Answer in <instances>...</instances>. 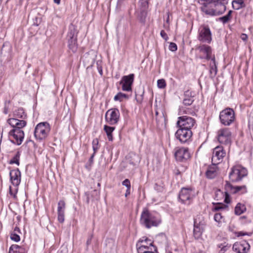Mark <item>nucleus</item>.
Segmentation results:
<instances>
[{"instance_id": "nucleus-1", "label": "nucleus", "mask_w": 253, "mask_h": 253, "mask_svg": "<svg viewBox=\"0 0 253 253\" xmlns=\"http://www.w3.org/2000/svg\"><path fill=\"white\" fill-rule=\"evenodd\" d=\"M161 222V220L158 214L150 212L146 208L143 209L140 219L142 225L149 229L153 226H158Z\"/></svg>"}, {"instance_id": "nucleus-2", "label": "nucleus", "mask_w": 253, "mask_h": 253, "mask_svg": "<svg viewBox=\"0 0 253 253\" xmlns=\"http://www.w3.org/2000/svg\"><path fill=\"white\" fill-rule=\"evenodd\" d=\"M51 127L46 122H41L37 125L34 130V136L38 141L45 140L48 136Z\"/></svg>"}, {"instance_id": "nucleus-3", "label": "nucleus", "mask_w": 253, "mask_h": 253, "mask_svg": "<svg viewBox=\"0 0 253 253\" xmlns=\"http://www.w3.org/2000/svg\"><path fill=\"white\" fill-rule=\"evenodd\" d=\"M216 138L221 144L230 146L232 143V132L228 127L219 129L216 133Z\"/></svg>"}, {"instance_id": "nucleus-4", "label": "nucleus", "mask_w": 253, "mask_h": 253, "mask_svg": "<svg viewBox=\"0 0 253 253\" xmlns=\"http://www.w3.org/2000/svg\"><path fill=\"white\" fill-rule=\"evenodd\" d=\"M219 119L222 125L229 126L235 121V112L232 108H226L220 112Z\"/></svg>"}, {"instance_id": "nucleus-5", "label": "nucleus", "mask_w": 253, "mask_h": 253, "mask_svg": "<svg viewBox=\"0 0 253 253\" xmlns=\"http://www.w3.org/2000/svg\"><path fill=\"white\" fill-rule=\"evenodd\" d=\"M198 2L201 5L200 8L201 11L206 15L214 16L223 13H220V9L219 8L214 7L212 3L206 0H198Z\"/></svg>"}, {"instance_id": "nucleus-6", "label": "nucleus", "mask_w": 253, "mask_h": 253, "mask_svg": "<svg viewBox=\"0 0 253 253\" xmlns=\"http://www.w3.org/2000/svg\"><path fill=\"white\" fill-rule=\"evenodd\" d=\"M198 40L204 43H210L212 41V35L209 26L203 24L200 26L198 31Z\"/></svg>"}, {"instance_id": "nucleus-7", "label": "nucleus", "mask_w": 253, "mask_h": 253, "mask_svg": "<svg viewBox=\"0 0 253 253\" xmlns=\"http://www.w3.org/2000/svg\"><path fill=\"white\" fill-rule=\"evenodd\" d=\"M196 49L199 51V58L208 60L211 59L214 63L215 57L214 55L212 54V48L210 46L203 44L199 45Z\"/></svg>"}, {"instance_id": "nucleus-8", "label": "nucleus", "mask_w": 253, "mask_h": 253, "mask_svg": "<svg viewBox=\"0 0 253 253\" xmlns=\"http://www.w3.org/2000/svg\"><path fill=\"white\" fill-rule=\"evenodd\" d=\"M120 113L117 108L110 109L105 113V121L110 125L117 124L120 121Z\"/></svg>"}, {"instance_id": "nucleus-9", "label": "nucleus", "mask_w": 253, "mask_h": 253, "mask_svg": "<svg viewBox=\"0 0 253 253\" xmlns=\"http://www.w3.org/2000/svg\"><path fill=\"white\" fill-rule=\"evenodd\" d=\"M25 136L24 132L22 129H12L8 133V137L12 143L20 145L23 141Z\"/></svg>"}, {"instance_id": "nucleus-10", "label": "nucleus", "mask_w": 253, "mask_h": 253, "mask_svg": "<svg viewBox=\"0 0 253 253\" xmlns=\"http://www.w3.org/2000/svg\"><path fill=\"white\" fill-rule=\"evenodd\" d=\"M205 222L200 216L194 219L193 236L196 240L200 239L204 231Z\"/></svg>"}, {"instance_id": "nucleus-11", "label": "nucleus", "mask_w": 253, "mask_h": 253, "mask_svg": "<svg viewBox=\"0 0 253 253\" xmlns=\"http://www.w3.org/2000/svg\"><path fill=\"white\" fill-rule=\"evenodd\" d=\"M196 124V121L192 117L187 116H183L178 118L176 123L177 126L185 129H190L194 126Z\"/></svg>"}, {"instance_id": "nucleus-12", "label": "nucleus", "mask_w": 253, "mask_h": 253, "mask_svg": "<svg viewBox=\"0 0 253 253\" xmlns=\"http://www.w3.org/2000/svg\"><path fill=\"white\" fill-rule=\"evenodd\" d=\"M193 197L191 188H182L179 192L178 198L182 204L189 205L192 202Z\"/></svg>"}, {"instance_id": "nucleus-13", "label": "nucleus", "mask_w": 253, "mask_h": 253, "mask_svg": "<svg viewBox=\"0 0 253 253\" xmlns=\"http://www.w3.org/2000/svg\"><path fill=\"white\" fill-rule=\"evenodd\" d=\"M68 36L69 38L68 42V47L73 53H75L78 49L77 34L75 28L69 30Z\"/></svg>"}, {"instance_id": "nucleus-14", "label": "nucleus", "mask_w": 253, "mask_h": 253, "mask_svg": "<svg viewBox=\"0 0 253 253\" xmlns=\"http://www.w3.org/2000/svg\"><path fill=\"white\" fill-rule=\"evenodd\" d=\"M226 155V152L223 146H217L213 149L212 163H220Z\"/></svg>"}, {"instance_id": "nucleus-15", "label": "nucleus", "mask_w": 253, "mask_h": 253, "mask_svg": "<svg viewBox=\"0 0 253 253\" xmlns=\"http://www.w3.org/2000/svg\"><path fill=\"white\" fill-rule=\"evenodd\" d=\"M134 75L130 74L122 77L120 84L122 85V88L125 91H131L132 85L134 81Z\"/></svg>"}, {"instance_id": "nucleus-16", "label": "nucleus", "mask_w": 253, "mask_h": 253, "mask_svg": "<svg viewBox=\"0 0 253 253\" xmlns=\"http://www.w3.org/2000/svg\"><path fill=\"white\" fill-rule=\"evenodd\" d=\"M174 156L177 161L185 162L190 158V154L187 148H177L175 149Z\"/></svg>"}, {"instance_id": "nucleus-17", "label": "nucleus", "mask_w": 253, "mask_h": 253, "mask_svg": "<svg viewBox=\"0 0 253 253\" xmlns=\"http://www.w3.org/2000/svg\"><path fill=\"white\" fill-rule=\"evenodd\" d=\"M192 132L190 129L179 128L175 132V137L181 142H187L192 137Z\"/></svg>"}, {"instance_id": "nucleus-18", "label": "nucleus", "mask_w": 253, "mask_h": 253, "mask_svg": "<svg viewBox=\"0 0 253 253\" xmlns=\"http://www.w3.org/2000/svg\"><path fill=\"white\" fill-rule=\"evenodd\" d=\"M232 248L238 253H247L250 249V246L246 241L242 240L234 243Z\"/></svg>"}, {"instance_id": "nucleus-19", "label": "nucleus", "mask_w": 253, "mask_h": 253, "mask_svg": "<svg viewBox=\"0 0 253 253\" xmlns=\"http://www.w3.org/2000/svg\"><path fill=\"white\" fill-rule=\"evenodd\" d=\"M7 122L13 127L12 129H22L27 125V122L26 121L14 118L8 119Z\"/></svg>"}, {"instance_id": "nucleus-20", "label": "nucleus", "mask_w": 253, "mask_h": 253, "mask_svg": "<svg viewBox=\"0 0 253 253\" xmlns=\"http://www.w3.org/2000/svg\"><path fill=\"white\" fill-rule=\"evenodd\" d=\"M65 202L60 200L58 203L57 213L58 220L60 223H63L65 220Z\"/></svg>"}, {"instance_id": "nucleus-21", "label": "nucleus", "mask_w": 253, "mask_h": 253, "mask_svg": "<svg viewBox=\"0 0 253 253\" xmlns=\"http://www.w3.org/2000/svg\"><path fill=\"white\" fill-rule=\"evenodd\" d=\"M219 163H212L211 165L207 166L205 165L203 168L206 169L205 174H214L220 173L221 171L217 165Z\"/></svg>"}, {"instance_id": "nucleus-22", "label": "nucleus", "mask_w": 253, "mask_h": 253, "mask_svg": "<svg viewBox=\"0 0 253 253\" xmlns=\"http://www.w3.org/2000/svg\"><path fill=\"white\" fill-rule=\"evenodd\" d=\"M247 169L240 164L235 165L232 168V171L230 174H247Z\"/></svg>"}, {"instance_id": "nucleus-23", "label": "nucleus", "mask_w": 253, "mask_h": 253, "mask_svg": "<svg viewBox=\"0 0 253 253\" xmlns=\"http://www.w3.org/2000/svg\"><path fill=\"white\" fill-rule=\"evenodd\" d=\"M188 114L194 115L195 114V109L194 107L181 106L179 109V115Z\"/></svg>"}, {"instance_id": "nucleus-24", "label": "nucleus", "mask_w": 253, "mask_h": 253, "mask_svg": "<svg viewBox=\"0 0 253 253\" xmlns=\"http://www.w3.org/2000/svg\"><path fill=\"white\" fill-rule=\"evenodd\" d=\"M194 101L193 97L191 96V92L189 91H185L184 93V98L183 100L184 105L189 106L192 104Z\"/></svg>"}, {"instance_id": "nucleus-25", "label": "nucleus", "mask_w": 253, "mask_h": 253, "mask_svg": "<svg viewBox=\"0 0 253 253\" xmlns=\"http://www.w3.org/2000/svg\"><path fill=\"white\" fill-rule=\"evenodd\" d=\"M13 117L14 118L24 120L27 118V114L22 108H18L13 112Z\"/></svg>"}, {"instance_id": "nucleus-26", "label": "nucleus", "mask_w": 253, "mask_h": 253, "mask_svg": "<svg viewBox=\"0 0 253 253\" xmlns=\"http://www.w3.org/2000/svg\"><path fill=\"white\" fill-rule=\"evenodd\" d=\"M103 129L105 132L107 138L109 141H113V132L115 129V127L111 126L108 125H104Z\"/></svg>"}, {"instance_id": "nucleus-27", "label": "nucleus", "mask_w": 253, "mask_h": 253, "mask_svg": "<svg viewBox=\"0 0 253 253\" xmlns=\"http://www.w3.org/2000/svg\"><path fill=\"white\" fill-rule=\"evenodd\" d=\"M232 8L235 10H239L246 7L244 0H233L232 1Z\"/></svg>"}, {"instance_id": "nucleus-28", "label": "nucleus", "mask_w": 253, "mask_h": 253, "mask_svg": "<svg viewBox=\"0 0 253 253\" xmlns=\"http://www.w3.org/2000/svg\"><path fill=\"white\" fill-rule=\"evenodd\" d=\"M21 175H10L11 182L12 185L16 187L20 183Z\"/></svg>"}, {"instance_id": "nucleus-29", "label": "nucleus", "mask_w": 253, "mask_h": 253, "mask_svg": "<svg viewBox=\"0 0 253 253\" xmlns=\"http://www.w3.org/2000/svg\"><path fill=\"white\" fill-rule=\"evenodd\" d=\"M233 11L232 10H230L227 14L222 17L219 18V20L223 24H225L229 22L232 18V13Z\"/></svg>"}, {"instance_id": "nucleus-30", "label": "nucleus", "mask_w": 253, "mask_h": 253, "mask_svg": "<svg viewBox=\"0 0 253 253\" xmlns=\"http://www.w3.org/2000/svg\"><path fill=\"white\" fill-rule=\"evenodd\" d=\"M21 156V152L20 151H16L13 157L10 160L9 163L10 164H16L17 166L19 165L20 158Z\"/></svg>"}, {"instance_id": "nucleus-31", "label": "nucleus", "mask_w": 253, "mask_h": 253, "mask_svg": "<svg viewBox=\"0 0 253 253\" xmlns=\"http://www.w3.org/2000/svg\"><path fill=\"white\" fill-rule=\"evenodd\" d=\"M246 210V208L244 204L238 203L235 208V213L236 215H241Z\"/></svg>"}, {"instance_id": "nucleus-32", "label": "nucleus", "mask_w": 253, "mask_h": 253, "mask_svg": "<svg viewBox=\"0 0 253 253\" xmlns=\"http://www.w3.org/2000/svg\"><path fill=\"white\" fill-rule=\"evenodd\" d=\"M235 186L231 185L229 181H226V184L225 185V192H227L228 193H231L235 194L234 191H235Z\"/></svg>"}, {"instance_id": "nucleus-33", "label": "nucleus", "mask_w": 253, "mask_h": 253, "mask_svg": "<svg viewBox=\"0 0 253 253\" xmlns=\"http://www.w3.org/2000/svg\"><path fill=\"white\" fill-rule=\"evenodd\" d=\"M128 98V96L127 95L120 92L114 96V99L115 101H119L120 102H121L123 101L124 98L127 99Z\"/></svg>"}, {"instance_id": "nucleus-34", "label": "nucleus", "mask_w": 253, "mask_h": 253, "mask_svg": "<svg viewBox=\"0 0 253 253\" xmlns=\"http://www.w3.org/2000/svg\"><path fill=\"white\" fill-rule=\"evenodd\" d=\"M247 175H229V179L232 182H237L242 180V178Z\"/></svg>"}, {"instance_id": "nucleus-35", "label": "nucleus", "mask_w": 253, "mask_h": 253, "mask_svg": "<svg viewBox=\"0 0 253 253\" xmlns=\"http://www.w3.org/2000/svg\"><path fill=\"white\" fill-rule=\"evenodd\" d=\"M136 246L138 253H147L148 246H142L140 243H137Z\"/></svg>"}, {"instance_id": "nucleus-36", "label": "nucleus", "mask_w": 253, "mask_h": 253, "mask_svg": "<svg viewBox=\"0 0 253 253\" xmlns=\"http://www.w3.org/2000/svg\"><path fill=\"white\" fill-rule=\"evenodd\" d=\"M92 145L93 152L96 153L97 150L99 148V140L97 138H95L93 139L92 142Z\"/></svg>"}, {"instance_id": "nucleus-37", "label": "nucleus", "mask_w": 253, "mask_h": 253, "mask_svg": "<svg viewBox=\"0 0 253 253\" xmlns=\"http://www.w3.org/2000/svg\"><path fill=\"white\" fill-rule=\"evenodd\" d=\"M224 197V192L220 189H217L215 192L214 199L217 201L221 200Z\"/></svg>"}, {"instance_id": "nucleus-38", "label": "nucleus", "mask_w": 253, "mask_h": 253, "mask_svg": "<svg viewBox=\"0 0 253 253\" xmlns=\"http://www.w3.org/2000/svg\"><path fill=\"white\" fill-rule=\"evenodd\" d=\"M147 253H158L157 247L154 246L152 242L149 243Z\"/></svg>"}, {"instance_id": "nucleus-39", "label": "nucleus", "mask_w": 253, "mask_h": 253, "mask_svg": "<svg viewBox=\"0 0 253 253\" xmlns=\"http://www.w3.org/2000/svg\"><path fill=\"white\" fill-rule=\"evenodd\" d=\"M166 85L167 84L164 79H159L157 81V86L159 88H164Z\"/></svg>"}, {"instance_id": "nucleus-40", "label": "nucleus", "mask_w": 253, "mask_h": 253, "mask_svg": "<svg viewBox=\"0 0 253 253\" xmlns=\"http://www.w3.org/2000/svg\"><path fill=\"white\" fill-rule=\"evenodd\" d=\"M9 193L10 194V195L12 196H13V198L14 199H16L17 198V196H16V194H17V193L18 192V187H16L14 189V190H12V187L11 186H9Z\"/></svg>"}, {"instance_id": "nucleus-41", "label": "nucleus", "mask_w": 253, "mask_h": 253, "mask_svg": "<svg viewBox=\"0 0 253 253\" xmlns=\"http://www.w3.org/2000/svg\"><path fill=\"white\" fill-rule=\"evenodd\" d=\"M10 239L15 241V242H18L20 241V236L17 235L16 233L15 232H13V233H11V235H10Z\"/></svg>"}, {"instance_id": "nucleus-42", "label": "nucleus", "mask_w": 253, "mask_h": 253, "mask_svg": "<svg viewBox=\"0 0 253 253\" xmlns=\"http://www.w3.org/2000/svg\"><path fill=\"white\" fill-rule=\"evenodd\" d=\"M151 242V240L146 237H143L140 239L137 243H140V245L143 243H146V244H149Z\"/></svg>"}, {"instance_id": "nucleus-43", "label": "nucleus", "mask_w": 253, "mask_h": 253, "mask_svg": "<svg viewBox=\"0 0 253 253\" xmlns=\"http://www.w3.org/2000/svg\"><path fill=\"white\" fill-rule=\"evenodd\" d=\"M9 249H11V250L16 251V252L18 253H22L21 251V250H22V248L17 245H11Z\"/></svg>"}, {"instance_id": "nucleus-44", "label": "nucleus", "mask_w": 253, "mask_h": 253, "mask_svg": "<svg viewBox=\"0 0 253 253\" xmlns=\"http://www.w3.org/2000/svg\"><path fill=\"white\" fill-rule=\"evenodd\" d=\"M228 208V206L222 204H218L214 207V210L216 211H219L221 209H224Z\"/></svg>"}, {"instance_id": "nucleus-45", "label": "nucleus", "mask_w": 253, "mask_h": 253, "mask_svg": "<svg viewBox=\"0 0 253 253\" xmlns=\"http://www.w3.org/2000/svg\"><path fill=\"white\" fill-rule=\"evenodd\" d=\"M169 48L171 51H175L177 49V46L176 43L171 42L169 43Z\"/></svg>"}, {"instance_id": "nucleus-46", "label": "nucleus", "mask_w": 253, "mask_h": 253, "mask_svg": "<svg viewBox=\"0 0 253 253\" xmlns=\"http://www.w3.org/2000/svg\"><path fill=\"white\" fill-rule=\"evenodd\" d=\"M224 202L226 204H229L230 202V197L229 193L227 192H224Z\"/></svg>"}, {"instance_id": "nucleus-47", "label": "nucleus", "mask_w": 253, "mask_h": 253, "mask_svg": "<svg viewBox=\"0 0 253 253\" xmlns=\"http://www.w3.org/2000/svg\"><path fill=\"white\" fill-rule=\"evenodd\" d=\"M222 218V216L220 213H216L214 214V219L215 221L220 222Z\"/></svg>"}, {"instance_id": "nucleus-48", "label": "nucleus", "mask_w": 253, "mask_h": 253, "mask_svg": "<svg viewBox=\"0 0 253 253\" xmlns=\"http://www.w3.org/2000/svg\"><path fill=\"white\" fill-rule=\"evenodd\" d=\"M213 65L211 66L210 72H211V73H212V72H213L214 74L216 75V73H217V67L215 65V62H214V63L213 62Z\"/></svg>"}, {"instance_id": "nucleus-49", "label": "nucleus", "mask_w": 253, "mask_h": 253, "mask_svg": "<svg viewBox=\"0 0 253 253\" xmlns=\"http://www.w3.org/2000/svg\"><path fill=\"white\" fill-rule=\"evenodd\" d=\"M161 36L166 41H167L169 39L168 35L164 30H162L160 33Z\"/></svg>"}, {"instance_id": "nucleus-50", "label": "nucleus", "mask_w": 253, "mask_h": 253, "mask_svg": "<svg viewBox=\"0 0 253 253\" xmlns=\"http://www.w3.org/2000/svg\"><path fill=\"white\" fill-rule=\"evenodd\" d=\"M123 185L124 186H125L127 187V188L129 189L130 188V181L128 179H126L123 182Z\"/></svg>"}, {"instance_id": "nucleus-51", "label": "nucleus", "mask_w": 253, "mask_h": 253, "mask_svg": "<svg viewBox=\"0 0 253 253\" xmlns=\"http://www.w3.org/2000/svg\"><path fill=\"white\" fill-rule=\"evenodd\" d=\"M249 127L253 131V116H251L249 122Z\"/></svg>"}, {"instance_id": "nucleus-52", "label": "nucleus", "mask_w": 253, "mask_h": 253, "mask_svg": "<svg viewBox=\"0 0 253 253\" xmlns=\"http://www.w3.org/2000/svg\"><path fill=\"white\" fill-rule=\"evenodd\" d=\"M186 167H183L182 166H180L177 169V171L175 174H181L183 172L182 169H186Z\"/></svg>"}, {"instance_id": "nucleus-53", "label": "nucleus", "mask_w": 253, "mask_h": 253, "mask_svg": "<svg viewBox=\"0 0 253 253\" xmlns=\"http://www.w3.org/2000/svg\"><path fill=\"white\" fill-rule=\"evenodd\" d=\"M229 248V247L227 245L223 246V247H222V249H220V250L219 252V253H224L228 250Z\"/></svg>"}, {"instance_id": "nucleus-54", "label": "nucleus", "mask_w": 253, "mask_h": 253, "mask_svg": "<svg viewBox=\"0 0 253 253\" xmlns=\"http://www.w3.org/2000/svg\"><path fill=\"white\" fill-rule=\"evenodd\" d=\"M244 188H245V186H235V189L234 192L236 194Z\"/></svg>"}, {"instance_id": "nucleus-55", "label": "nucleus", "mask_w": 253, "mask_h": 253, "mask_svg": "<svg viewBox=\"0 0 253 253\" xmlns=\"http://www.w3.org/2000/svg\"><path fill=\"white\" fill-rule=\"evenodd\" d=\"M240 37L241 39L244 41H246L248 39V37L246 34H242Z\"/></svg>"}, {"instance_id": "nucleus-56", "label": "nucleus", "mask_w": 253, "mask_h": 253, "mask_svg": "<svg viewBox=\"0 0 253 253\" xmlns=\"http://www.w3.org/2000/svg\"><path fill=\"white\" fill-rule=\"evenodd\" d=\"M96 153H94L93 152V153L92 154V155L91 156V157H90L89 159V163L90 165L92 164L93 162V158H94V157Z\"/></svg>"}, {"instance_id": "nucleus-57", "label": "nucleus", "mask_w": 253, "mask_h": 253, "mask_svg": "<svg viewBox=\"0 0 253 253\" xmlns=\"http://www.w3.org/2000/svg\"><path fill=\"white\" fill-rule=\"evenodd\" d=\"M155 188L157 190H158V191H160V192L162 191H163V187L160 186H158V184H157L155 185Z\"/></svg>"}, {"instance_id": "nucleus-58", "label": "nucleus", "mask_w": 253, "mask_h": 253, "mask_svg": "<svg viewBox=\"0 0 253 253\" xmlns=\"http://www.w3.org/2000/svg\"><path fill=\"white\" fill-rule=\"evenodd\" d=\"M92 236H93V235H91L89 237H88V239L87 240L86 244L87 246L89 245V244H90L91 240L92 238Z\"/></svg>"}, {"instance_id": "nucleus-59", "label": "nucleus", "mask_w": 253, "mask_h": 253, "mask_svg": "<svg viewBox=\"0 0 253 253\" xmlns=\"http://www.w3.org/2000/svg\"><path fill=\"white\" fill-rule=\"evenodd\" d=\"M169 14H170L169 12H168L167 13L168 17H167V18L166 19V23L168 25H169Z\"/></svg>"}, {"instance_id": "nucleus-60", "label": "nucleus", "mask_w": 253, "mask_h": 253, "mask_svg": "<svg viewBox=\"0 0 253 253\" xmlns=\"http://www.w3.org/2000/svg\"><path fill=\"white\" fill-rule=\"evenodd\" d=\"M142 5L144 6H146L148 5V0H145L144 1L142 2Z\"/></svg>"}, {"instance_id": "nucleus-61", "label": "nucleus", "mask_w": 253, "mask_h": 253, "mask_svg": "<svg viewBox=\"0 0 253 253\" xmlns=\"http://www.w3.org/2000/svg\"><path fill=\"white\" fill-rule=\"evenodd\" d=\"M246 234V233H244L242 232H239L237 233V236L239 237V236H244Z\"/></svg>"}, {"instance_id": "nucleus-62", "label": "nucleus", "mask_w": 253, "mask_h": 253, "mask_svg": "<svg viewBox=\"0 0 253 253\" xmlns=\"http://www.w3.org/2000/svg\"><path fill=\"white\" fill-rule=\"evenodd\" d=\"M130 188H129V189L127 188L126 194H125L126 197H127L128 195H129L130 194Z\"/></svg>"}, {"instance_id": "nucleus-63", "label": "nucleus", "mask_w": 253, "mask_h": 253, "mask_svg": "<svg viewBox=\"0 0 253 253\" xmlns=\"http://www.w3.org/2000/svg\"><path fill=\"white\" fill-rule=\"evenodd\" d=\"M14 232L15 233V232L20 233V230L19 228H18V227H15L14 228Z\"/></svg>"}, {"instance_id": "nucleus-64", "label": "nucleus", "mask_w": 253, "mask_h": 253, "mask_svg": "<svg viewBox=\"0 0 253 253\" xmlns=\"http://www.w3.org/2000/svg\"><path fill=\"white\" fill-rule=\"evenodd\" d=\"M8 253H20L16 252V251L11 250V249H9Z\"/></svg>"}]
</instances>
